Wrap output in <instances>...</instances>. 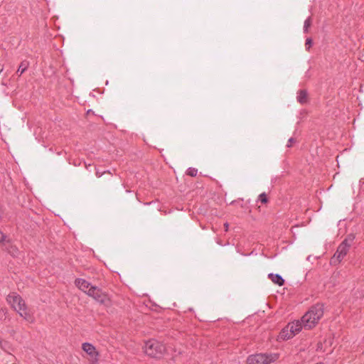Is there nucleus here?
I'll list each match as a JSON object with an SVG mask.
<instances>
[{
    "label": "nucleus",
    "instance_id": "6",
    "mask_svg": "<svg viewBox=\"0 0 364 364\" xmlns=\"http://www.w3.org/2000/svg\"><path fill=\"white\" fill-rule=\"evenodd\" d=\"M278 358L279 355L276 353H258L250 355L247 358V364H270L277 360Z\"/></svg>",
    "mask_w": 364,
    "mask_h": 364
},
{
    "label": "nucleus",
    "instance_id": "15",
    "mask_svg": "<svg viewBox=\"0 0 364 364\" xmlns=\"http://www.w3.org/2000/svg\"><path fill=\"white\" fill-rule=\"evenodd\" d=\"M259 200L262 203H266L268 201L267 196L265 193H262L259 196Z\"/></svg>",
    "mask_w": 364,
    "mask_h": 364
},
{
    "label": "nucleus",
    "instance_id": "10",
    "mask_svg": "<svg viewBox=\"0 0 364 364\" xmlns=\"http://www.w3.org/2000/svg\"><path fill=\"white\" fill-rule=\"evenodd\" d=\"M268 277L274 284L279 286H282L284 283V279L278 274L270 273L268 274Z\"/></svg>",
    "mask_w": 364,
    "mask_h": 364
},
{
    "label": "nucleus",
    "instance_id": "4",
    "mask_svg": "<svg viewBox=\"0 0 364 364\" xmlns=\"http://www.w3.org/2000/svg\"><path fill=\"white\" fill-rule=\"evenodd\" d=\"M302 329L301 323L299 320L289 323L279 333V340H288L299 333Z\"/></svg>",
    "mask_w": 364,
    "mask_h": 364
},
{
    "label": "nucleus",
    "instance_id": "17",
    "mask_svg": "<svg viewBox=\"0 0 364 364\" xmlns=\"http://www.w3.org/2000/svg\"><path fill=\"white\" fill-rule=\"evenodd\" d=\"M294 138H290V139H289V141H288V144H287V146L288 147H291V145H292V143H294Z\"/></svg>",
    "mask_w": 364,
    "mask_h": 364
},
{
    "label": "nucleus",
    "instance_id": "19",
    "mask_svg": "<svg viewBox=\"0 0 364 364\" xmlns=\"http://www.w3.org/2000/svg\"><path fill=\"white\" fill-rule=\"evenodd\" d=\"M224 227H225V231H228V227H229L228 223H225L224 224Z\"/></svg>",
    "mask_w": 364,
    "mask_h": 364
},
{
    "label": "nucleus",
    "instance_id": "11",
    "mask_svg": "<svg viewBox=\"0 0 364 364\" xmlns=\"http://www.w3.org/2000/svg\"><path fill=\"white\" fill-rule=\"evenodd\" d=\"M297 101L301 104H305L307 102L308 94L305 90H301L297 93Z\"/></svg>",
    "mask_w": 364,
    "mask_h": 364
},
{
    "label": "nucleus",
    "instance_id": "18",
    "mask_svg": "<svg viewBox=\"0 0 364 364\" xmlns=\"http://www.w3.org/2000/svg\"><path fill=\"white\" fill-rule=\"evenodd\" d=\"M5 240V235L2 232H0V242Z\"/></svg>",
    "mask_w": 364,
    "mask_h": 364
},
{
    "label": "nucleus",
    "instance_id": "1",
    "mask_svg": "<svg viewBox=\"0 0 364 364\" xmlns=\"http://www.w3.org/2000/svg\"><path fill=\"white\" fill-rule=\"evenodd\" d=\"M6 300L12 308L23 317L26 321L33 323L34 318L31 311L28 309L25 301L16 293H11L7 296Z\"/></svg>",
    "mask_w": 364,
    "mask_h": 364
},
{
    "label": "nucleus",
    "instance_id": "13",
    "mask_svg": "<svg viewBox=\"0 0 364 364\" xmlns=\"http://www.w3.org/2000/svg\"><path fill=\"white\" fill-rule=\"evenodd\" d=\"M311 17H308L305 21H304V33H307L308 31H309V28L311 26Z\"/></svg>",
    "mask_w": 364,
    "mask_h": 364
},
{
    "label": "nucleus",
    "instance_id": "3",
    "mask_svg": "<svg viewBox=\"0 0 364 364\" xmlns=\"http://www.w3.org/2000/svg\"><path fill=\"white\" fill-rule=\"evenodd\" d=\"M144 349L146 355L154 358H161L166 350L162 343L154 339L146 342Z\"/></svg>",
    "mask_w": 364,
    "mask_h": 364
},
{
    "label": "nucleus",
    "instance_id": "20",
    "mask_svg": "<svg viewBox=\"0 0 364 364\" xmlns=\"http://www.w3.org/2000/svg\"><path fill=\"white\" fill-rule=\"evenodd\" d=\"M97 177L100 178L102 176V173H100L99 171H96Z\"/></svg>",
    "mask_w": 364,
    "mask_h": 364
},
{
    "label": "nucleus",
    "instance_id": "14",
    "mask_svg": "<svg viewBox=\"0 0 364 364\" xmlns=\"http://www.w3.org/2000/svg\"><path fill=\"white\" fill-rule=\"evenodd\" d=\"M197 173L198 170L195 168H188L186 171L187 175L192 177L196 176L197 175Z\"/></svg>",
    "mask_w": 364,
    "mask_h": 364
},
{
    "label": "nucleus",
    "instance_id": "9",
    "mask_svg": "<svg viewBox=\"0 0 364 364\" xmlns=\"http://www.w3.org/2000/svg\"><path fill=\"white\" fill-rule=\"evenodd\" d=\"M75 285L82 291L89 294V290L92 287L87 281L83 279H77L75 282Z\"/></svg>",
    "mask_w": 364,
    "mask_h": 364
},
{
    "label": "nucleus",
    "instance_id": "2",
    "mask_svg": "<svg viewBox=\"0 0 364 364\" xmlns=\"http://www.w3.org/2000/svg\"><path fill=\"white\" fill-rule=\"evenodd\" d=\"M323 315V306L318 304L312 306L301 318L300 323L302 328L311 329L314 328Z\"/></svg>",
    "mask_w": 364,
    "mask_h": 364
},
{
    "label": "nucleus",
    "instance_id": "16",
    "mask_svg": "<svg viewBox=\"0 0 364 364\" xmlns=\"http://www.w3.org/2000/svg\"><path fill=\"white\" fill-rule=\"evenodd\" d=\"M312 40L311 38H308L306 40V43H305V46H306V49L307 50H309L310 48L312 46Z\"/></svg>",
    "mask_w": 364,
    "mask_h": 364
},
{
    "label": "nucleus",
    "instance_id": "8",
    "mask_svg": "<svg viewBox=\"0 0 364 364\" xmlns=\"http://www.w3.org/2000/svg\"><path fill=\"white\" fill-rule=\"evenodd\" d=\"M82 348L92 359L96 360L97 358L98 353L92 344L90 343H82Z\"/></svg>",
    "mask_w": 364,
    "mask_h": 364
},
{
    "label": "nucleus",
    "instance_id": "12",
    "mask_svg": "<svg viewBox=\"0 0 364 364\" xmlns=\"http://www.w3.org/2000/svg\"><path fill=\"white\" fill-rule=\"evenodd\" d=\"M29 62L28 60H23L18 66L16 73L21 75L28 68Z\"/></svg>",
    "mask_w": 364,
    "mask_h": 364
},
{
    "label": "nucleus",
    "instance_id": "7",
    "mask_svg": "<svg viewBox=\"0 0 364 364\" xmlns=\"http://www.w3.org/2000/svg\"><path fill=\"white\" fill-rule=\"evenodd\" d=\"M88 296L92 297L98 303L105 306H108L110 303L108 295L97 287H91Z\"/></svg>",
    "mask_w": 364,
    "mask_h": 364
},
{
    "label": "nucleus",
    "instance_id": "5",
    "mask_svg": "<svg viewBox=\"0 0 364 364\" xmlns=\"http://www.w3.org/2000/svg\"><path fill=\"white\" fill-rule=\"evenodd\" d=\"M353 240V237L349 236L341 243V245L338 247L336 252L331 259V263L332 264H337V263H339L344 258L349 250Z\"/></svg>",
    "mask_w": 364,
    "mask_h": 364
}]
</instances>
